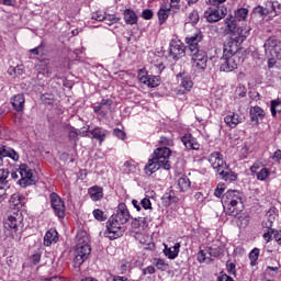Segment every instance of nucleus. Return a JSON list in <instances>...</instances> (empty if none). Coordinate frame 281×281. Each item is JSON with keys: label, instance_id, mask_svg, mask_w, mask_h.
<instances>
[{"label": "nucleus", "instance_id": "nucleus-17", "mask_svg": "<svg viewBox=\"0 0 281 281\" xmlns=\"http://www.w3.org/2000/svg\"><path fill=\"white\" fill-rule=\"evenodd\" d=\"M59 240L58 232L54 228H50L46 232L44 236V246L52 247V245L56 244Z\"/></svg>", "mask_w": 281, "mask_h": 281}, {"label": "nucleus", "instance_id": "nucleus-57", "mask_svg": "<svg viewBox=\"0 0 281 281\" xmlns=\"http://www.w3.org/2000/svg\"><path fill=\"white\" fill-rule=\"evenodd\" d=\"M103 21H108L109 22L108 24L111 25L112 23H117V18H115V15L105 14V18Z\"/></svg>", "mask_w": 281, "mask_h": 281}, {"label": "nucleus", "instance_id": "nucleus-28", "mask_svg": "<svg viewBox=\"0 0 281 281\" xmlns=\"http://www.w3.org/2000/svg\"><path fill=\"white\" fill-rule=\"evenodd\" d=\"M89 133L92 135L93 139H98L100 144H102V142H104V137H106V132L101 127H94Z\"/></svg>", "mask_w": 281, "mask_h": 281}, {"label": "nucleus", "instance_id": "nucleus-59", "mask_svg": "<svg viewBox=\"0 0 281 281\" xmlns=\"http://www.w3.org/2000/svg\"><path fill=\"white\" fill-rule=\"evenodd\" d=\"M271 52L277 56L279 60H281V43L278 46H276V48Z\"/></svg>", "mask_w": 281, "mask_h": 281}, {"label": "nucleus", "instance_id": "nucleus-26", "mask_svg": "<svg viewBox=\"0 0 281 281\" xmlns=\"http://www.w3.org/2000/svg\"><path fill=\"white\" fill-rule=\"evenodd\" d=\"M191 184L192 182L190 181V178H188V176H182L178 179V188L180 189V192H188Z\"/></svg>", "mask_w": 281, "mask_h": 281}, {"label": "nucleus", "instance_id": "nucleus-15", "mask_svg": "<svg viewBox=\"0 0 281 281\" xmlns=\"http://www.w3.org/2000/svg\"><path fill=\"white\" fill-rule=\"evenodd\" d=\"M111 104H113V101L103 99L98 105L93 106V111L94 113H99L101 117H106L108 113L111 111Z\"/></svg>", "mask_w": 281, "mask_h": 281}, {"label": "nucleus", "instance_id": "nucleus-18", "mask_svg": "<svg viewBox=\"0 0 281 281\" xmlns=\"http://www.w3.org/2000/svg\"><path fill=\"white\" fill-rule=\"evenodd\" d=\"M35 69L42 76L49 77L52 76V68L49 67V59L40 60L38 64L35 66Z\"/></svg>", "mask_w": 281, "mask_h": 281}, {"label": "nucleus", "instance_id": "nucleus-63", "mask_svg": "<svg viewBox=\"0 0 281 281\" xmlns=\"http://www.w3.org/2000/svg\"><path fill=\"white\" fill-rule=\"evenodd\" d=\"M271 234H272V236H273V238H274V240H276L277 243H278V238L281 239V231L278 232V231H276V229H271Z\"/></svg>", "mask_w": 281, "mask_h": 281}, {"label": "nucleus", "instance_id": "nucleus-21", "mask_svg": "<svg viewBox=\"0 0 281 281\" xmlns=\"http://www.w3.org/2000/svg\"><path fill=\"white\" fill-rule=\"evenodd\" d=\"M224 122L229 126V128H236L237 125L243 123V117L236 113H232L224 117Z\"/></svg>", "mask_w": 281, "mask_h": 281}, {"label": "nucleus", "instance_id": "nucleus-44", "mask_svg": "<svg viewBox=\"0 0 281 281\" xmlns=\"http://www.w3.org/2000/svg\"><path fill=\"white\" fill-rule=\"evenodd\" d=\"M159 77L158 76H148V80H147V87H159Z\"/></svg>", "mask_w": 281, "mask_h": 281}, {"label": "nucleus", "instance_id": "nucleus-29", "mask_svg": "<svg viewBox=\"0 0 281 281\" xmlns=\"http://www.w3.org/2000/svg\"><path fill=\"white\" fill-rule=\"evenodd\" d=\"M179 249H181V244L177 243L173 247L167 248L165 255L170 259L175 260L179 256Z\"/></svg>", "mask_w": 281, "mask_h": 281}, {"label": "nucleus", "instance_id": "nucleus-48", "mask_svg": "<svg viewBox=\"0 0 281 281\" xmlns=\"http://www.w3.org/2000/svg\"><path fill=\"white\" fill-rule=\"evenodd\" d=\"M224 192H225V184L224 183L217 184V188L215 189V192H214L215 196H217V199H221Z\"/></svg>", "mask_w": 281, "mask_h": 281}, {"label": "nucleus", "instance_id": "nucleus-35", "mask_svg": "<svg viewBox=\"0 0 281 281\" xmlns=\"http://www.w3.org/2000/svg\"><path fill=\"white\" fill-rule=\"evenodd\" d=\"M248 14H249V10L247 8H240L235 11V19L237 21H245Z\"/></svg>", "mask_w": 281, "mask_h": 281}, {"label": "nucleus", "instance_id": "nucleus-24", "mask_svg": "<svg viewBox=\"0 0 281 281\" xmlns=\"http://www.w3.org/2000/svg\"><path fill=\"white\" fill-rule=\"evenodd\" d=\"M124 21L127 25H135L137 23V14L131 9L124 11Z\"/></svg>", "mask_w": 281, "mask_h": 281}, {"label": "nucleus", "instance_id": "nucleus-56", "mask_svg": "<svg viewBox=\"0 0 281 281\" xmlns=\"http://www.w3.org/2000/svg\"><path fill=\"white\" fill-rule=\"evenodd\" d=\"M226 24H227L228 32H231V34H234L236 30V21H228L226 22Z\"/></svg>", "mask_w": 281, "mask_h": 281}, {"label": "nucleus", "instance_id": "nucleus-2", "mask_svg": "<svg viewBox=\"0 0 281 281\" xmlns=\"http://www.w3.org/2000/svg\"><path fill=\"white\" fill-rule=\"evenodd\" d=\"M202 38V36L186 37L188 49L191 53V67L199 72L207 69V53L199 48Z\"/></svg>", "mask_w": 281, "mask_h": 281}, {"label": "nucleus", "instance_id": "nucleus-10", "mask_svg": "<svg viewBox=\"0 0 281 281\" xmlns=\"http://www.w3.org/2000/svg\"><path fill=\"white\" fill-rule=\"evenodd\" d=\"M91 256V245L76 246L74 265L80 267Z\"/></svg>", "mask_w": 281, "mask_h": 281}, {"label": "nucleus", "instance_id": "nucleus-47", "mask_svg": "<svg viewBox=\"0 0 281 281\" xmlns=\"http://www.w3.org/2000/svg\"><path fill=\"white\" fill-rule=\"evenodd\" d=\"M140 205L144 210H153V203L150 202V198H144L140 201Z\"/></svg>", "mask_w": 281, "mask_h": 281}, {"label": "nucleus", "instance_id": "nucleus-37", "mask_svg": "<svg viewBox=\"0 0 281 281\" xmlns=\"http://www.w3.org/2000/svg\"><path fill=\"white\" fill-rule=\"evenodd\" d=\"M78 135H81L82 137H89V130L79 133L77 131H70L68 137L74 142H78Z\"/></svg>", "mask_w": 281, "mask_h": 281}, {"label": "nucleus", "instance_id": "nucleus-6", "mask_svg": "<svg viewBox=\"0 0 281 281\" xmlns=\"http://www.w3.org/2000/svg\"><path fill=\"white\" fill-rule=\"evenodd\" d=\"M177 78L178 82H180V86L176 89L177 95H186V93H190L194 87V82L188 76V72H180L177 75Z\"/></svg>", "mask_w": 281, "mask_h": 281}, {"label": "nucleus", "instance_id": "nucleus-55", "mask_svg": "<svg viewBox=\"0 0 281 281\" xmlns=\"http://www.w3.org/2000/svg\"><path fill=\"white\" fill-rule=\"evenodd\" d=\"M260 168H263V167H262V162L257 161V162H255V164L250 167V171H251L252 173H257V175H258V170H260Z\"/></svg>", "mask_w": 281, "mask_h": 281}, {"label": "nucleus", "instance_id": "nucleus-36", "mask_svg": "<svg viewBox=\"0 0 281 281\" xmlns=\"http://www.w3.org/2000/svg\"><path fill=\"white\" fill-rule=\"evenodd\" d=\"M168 12H170V8L168 7H162L158 11V19H159L160 25L166 23V20L168 19Z\"/></svg>", "mask_w": 281, "mask_h": 281}, {"label": "nucleus", "instance_id": "nucleus-16", "mask_svg": "<svg viewBox=\"0 0 281 281\" xmlns=\"http://www.w3.org/2000/svg\"><path fill=\"white\" fill-rule=\"evenodd\" d=\"M10 171L8 169H0V196H4L5 191L10 188Z\"/></svg>", "mask_w": 281, "mask_h": 281}, {"label": "nucleus", "instance_id": "nucleus-22", "mask_svg": "<svg viewBox=\"0 0 281 281\" xmlns=\"http://www.w3.org/2000/svg\"><path fill=\"white\" fill-rule=\"evenodd\" d=\"M13 109L18 112L23 111L25 106V97L23 94H16L11 99Z\"/></svg>", "mask_w": 281, "mask_h": 281}, {"label": "nucleus", "instance_id": "nucleus-7", "mask_svg": "<svg viewBox=\"0 0 281 281\" xmlns=\"http://www.w3.org/2000/svg\"><path fill=\"white\" fill-rule=\"evenodd\" d=\"M186 49H189L188 46L183 45V42L180 40H172L169 45V58L173 60H179L182 56L186 55Z\"/></svg>", "mask_w": 281, "mask_h": 281}, {"label": "nucleus", "instance_id": "nucleus-58", "mask_svg": "<svg viewBox=\"0 0 281 281\" xmlns=\"http://www.w3.org/2000/svg\"><path fill=\"white\" fill-rule=\"evenodd\" d=\"M153 273H155V267L153 266H148L147 268L143 269V276H153Z\"/></svg>", "mask_w": 281, "mask_h": 281}, {"label": "nucleus", "instance_id": "nucleus-51", "mask_svg": "<svg viewBox=\"0 0 281 281\" xmlns=\"http://www.w3.org/2000/svg\"><path fill=\"white\" fill-rule=\"evenodd\" d=\"M92 19L94 21H104L105 13H102V11H97V12L92 13Z\"/></svg>", "mask_w": 281, "mask_h": 281}, {"label": "nucleus", "instance_id": "nucleus-20", "mask_svg": "<svg viewBox=\"0 0 281 281\" xmlns=\"http://www.w3.org/2000/svg\"><path fill=\"white\" fill-rule=\"evenodd\" d=\"M181 142L186 146V148H188L189 150H199L200 148L199 143H196V140L194 139V137H192L191 134H186L181 138Z\"/></svg>", "mask_w": 281, "mask_h": 281}, {"label": "nucleus", "instance_id": "nucleus-13", "mask_svg": "<svg viewBox=\"0 0 281 281\" xmlns=\"http://www.w3.org/2000/svg\"><path fill=\"white\" fill-rule=\"evenodd\" d=\"M50 205L58 218H65V202H63L58 194H50Z\"/></svg>", "mask_w": 281, "mask_h": 281}, {"label": "nucleus", "instance_id": "nucleus-14", "mask_svg": "<svg viewBox=\"0 0 281 281\" xmlns=\"http://www.w3.org/2000/svg\"><path fill=\"white\" fill-rule=\"evenodd\" d=\"M21 223H23V216L20 213H13L4 222V227L5 229H12L13 232H18Z\"/></svg>", "mask_w": 281, "mask_h": 281}, {"label": "nucleus", "instance_id": "nucleus-27", "mask_svg": "<svg viewBox=\"0 0 281 281\" xmlns=\"http://www.w3.org/2000/svg\"><path fill=\"white\" fill-rule=\"evenodd\" d=\"M273 223H276V213H273V211H269L266 214V220L262 222V227H265L266 229H273L271 227H273Z\"/></svg>", "mask_w": 281, "mask_h": 281}, {"label": "nucleus", "instance_id": "nucleus-52", "mask_svg": "<svg viewBox=\"0 0 281 281\" xmlns=\"http://www.w3.org/2000/svg\"><path fill=\"white\" fill-rule=\"evenodd\" d=\"M227 0H206L207 5H213V8H221V3H225Z\"/></svg>", "mask_w": 281, "mask_h": 281}, {"label": "nucleus", "instance_id": "nucleus-54", "mask_svg": "<svg viewBox=\"0 0 281 281\" xmlns=\"http://www.w3.org/2000/svg\"><path fill=\"white\" fill-rule=\"evenodd\" d=\"M142 16L146 21H150V19H153V10H150V9L144 10L143 13H142Z\"/></svg>", "mask_w": 281, "mask_h": 281}, {"label": "nucleus", "instance_id": "nucleus-45", "mask_svg": "<svg viewBox=\"0 0 281 281\" xmlns=\"http://www.w3.org/2000/svg\"><path fill=\"white\" fill-rule=\"evenodd\" d=\"M92 214L97 221H106V215L100 209H95Z\"/></svg>", "mask_w": 281, "mask_h": 281}, {"label": "nucleus", "instance_id": "nucleus-31", "mask_svg": "<svg viewBox=\"0 0 281 281\" xmlns=\"http://www.w3.org/2000/svg\"><path fill=\"white\" fill-rule=\"evenodd\" d=\"M88 192H89L90 199H92V201H100V199H102V196H104L102 188H100V187H92L89 189Z\"/></svg>", "mask_w": 281, "mask_h": 281}, {"label": "nucleus", "instance_id": "nucleus-64", "mask_svg": "<svg viewBox=\"0 0 281 281\" xmlns=\"http://www.w3.org/2000/svg\"><path fill=\"white\" fill-rule=\"evenodd\" d=\"M273 159H277V161H280V159H281V150L280 149L274 151Z\"/></svg>", "mask_w": 281, "mask_h": 281}, {"label": "nucleus", "instance_id": "nucleus-33", "mask_svg": "<svg viewBox=\"0 0 281 281\" xmlns=\"http://www.w3.org/2000/svg\"><path fill=\"white\" fill-rule=\"evenodd\" d=\"M122 170L124 175H133L137 170V165H135L133 161H125Z\"/></svg>", "mask_w": 281, "mask_h": 281}, {"label": "nucleus", "instance_id": "nucleus-12", "mask_svg": "<svg viewBox=\"0 0 281 281\" xmlns=\"http://www.w3.org/2000/svg\"><path fill=\"white\" fill-rule=\"evenodd\" d=\"M209 162L211 164L213 170L218 172H223L225 168H227V162L223 159V154L214 151L209 156Z\"/></svg>", "mask_w": 281, "mask_h": 281}, {"label": "nucleus", "instance_id": "nucleus-42", "mask_svg": "<svg viewBox=\"0 0 281 281\" xmlns=\"http://www.w3.org/2000/svg\"><path fill=\"white\" fill-rule=\"evenodd\" d=\"M258 256H260V249L254 248V249L250 251V254H249L251 267L256 266V261L258 260Z\"/></svg>", "mask_w": 281, "mask_h": 281}, {"label": "nucleus", "instance_id": "nucleus-32", "mask_svg": "<svg viewBox=\"0 0 281 281\" xmlns=\"http://www.w3.org/2000/svg\"><path fill=\"white\" fill-rule=\"evenodd\" d=\"M177 201H179V198L175 196V193H167L162 196V205L165 207H169V205L177 203Z\"/></svg>", "mask_w": 281, "mask_h": 281}, {"label": "nucleus", "instance_id": "nucleus-25", "mask_svg": "<svg viewBox=\"0 0 281 281\" xmlns=\"http://www.w3.org/2000/svg\"><path fill=\"white\" fill-rule=\"evenodd\" d=\"M265 8L267 10L268 16H278V8H280V3L267 1Z\"/></svg>", "mask_w": 281, "mask_h": 281}, {"label": "nucleus", "instance_id": "nucleus-3", "mask_svg": "<svg viewBox=\"0 0 281 281\" xmlns=\"http://www.w3.org/2000/svg\"><path fill=\"white\" fill-rule=\"evenodd\" d=\"M172 155V150L168 147H159L155 149L151 159H149L148 164L145 166L146 175H153L157 172L159 168H164V170H170V157Z\"/></svg>", "mask_w": 281, "mask_h": 281}, {"label": "nucleus", "instance_id": "nucleus-50", "mask_svg": "<svg viewBox=\"0 0 281 281\" xmlns=\"http://www.w3.org/2000/svg\"><path fill=\"white\" fill-rule=\"evenodd\" d=\"M12 150V148L7 147V146H0V157H10V151Z\"/></svg>", "mask_w": 281, "mask_h": 281}, {"label": "nucleus", "instance_id": "nucleus-43", "mask_svg": "<svg viewBox=\"0 0 281 281\" xmlns=\"http://www.w3.org/2000/svg\"><path fill=\"white\" fill-rule=\"evenodd\" d=\"M198 260L199 262H207V263L212 262V258L207 257V252H204L203 250H200L198 252Z\"/></svg>", "mask_w": 281, "mask_h": 281}, {"label": "nucleus", "instance_id": "nucleus-60", "mask_svg": "<svg viewBox=\"0 0 281 281\" xmlns=\"http://www.w3.org/2000/svg\"><path fill=\"white\" fill-rule=\"evenodd\" d=\"M114 135L119 137V139H124L126 137V133L122 130H114Z\"/></svg>", "mask_w": 281, "mask_h": 281}, {"label": "nucleus", "instance_id": "nucleus-4", "mask_svg": "<svg viewBox=\"0 0 281 281\" xmlns=\"http://www.w3.org/2000/svg\"><path fill=\"white\" fill-rule=\"evenodd\" d=\"M222 202L228 216H238L243 209V193L238 190H228L223 196Z\"/></svg>", "mask_w": 281, "mask_h": 281}, {"label": "nucleus", "instance_id": "nucleus-49", "mask_svg": "<svg viewBox=\"0 0 281 281\" xmlns=\"http://www.w3.org/2000/svg\"><path fill=\"white\" fill-rule=\"evenodd\" d=\"M29 54L32 56H40V54H43V43H41L38 46L35 48H32L29 50Z\"/></svg>", "mask_w": 281, "mask_h": 281}, {"label": "nucleus", "instance_id": "nucleus-19", "mask_svg": "<svg viewBox=\"0 0 281 281\" xmlns=\"http://www.w3.org/2000/svg\"><path fill=\"white\" fill-rule=\"evenodd\" d=\"M265 117V110L262 108L256 105L250 108V120L254 122L256 125L260 123V120Z\"/></svg>", "mask_w": 281, "mask_h": 281}, {"label": "nucleus", "instance_id": "nucleus-46", "mask_svg": "<svg viewBox=\"0 0 281 281\" xmlns=\"http://www.w3.org/2000/svg\"><path fill=\"white\" fill-rule=\"evenodd\" d=\"M267 12L268 11H267L266 7L258 5L254 9V13L259 14V16H269V14Z\"/></svg>", "mask_w": 281, "mask_h": 281}, {"label": "nucleus", "instance_id": "nucleus-34", "mask_svg": "<svg viewBox=\"0 0 281 281\" xmlns=\"http://www.w3.org/2000/svg\"><path fill=\"white\" fill-rule=\"evenodd\" d=\"M23 196H21V194L15 193L13 195H11L9 203L13 206L16 207V210H19V207H21V203H23Z\"/></svg>", "mask_w": 281, "mask_h": 281}, {"label": "nucleus", "instance_id": "nucleus-5", "mask_svg": "<svg viewBox=\"0 0 281 281\" xmlns=\"http://www.w3.org/2000/svg\"><path fill=\"white\" fill-rule=\"evenodd\" d=\"M19 175L21 176L19 180L21 188H27V186H34L36 183V176L32 173V169L27 165H20Z\"/></svg>", "mask_w": 281, "mask_h": 281}, {"label": "nucleus", "instance_id": "nucleus-11", "mask_svg": "<svg viewBox=\"0 0 281 281\" xmlns=\"http://www.w3.org/2000/svg\"><path fill=\"white\" fill-rule=\"evenodd\" d=\"M238 69V64L236 63V57L234 55H227L223 53V57L221 58L220 71H224L225 74H229Z\"/></svg>", "mask_w": 281, "mask_h": 281}, {"label": "nucleus", "instance_id": "nucleus-61", "mask_svg": "<svg viewBox=\"0 0 281 281\" xmlns=\"http://www.w3.org/2000/svg\"><path fill=\"white\" fill-rule=\"evenodd\" d=\"M9 157L10 159H13V161H19V154L14 149H11Z\"/></svg>", "mask_w": 281, "mask_h": 281}, {"label": "nucleus", "instance_id": "nucleus-62", "mask_svg": "<svg viewBox=\"0 0 281 281\" xmlns=\"http://www.w3.org/2000/svg\"><path fill=\"white\" fill-rule=\"evenodd\" d=\"M41 281H65V279H63L58 276H54V277H50V278L42 279Z\"/></svg>", "mask_w": 281, "mask_h": 281}, {"label": "nucleus", "instance_id": "nucleus-23", "mask_svg": "<svg viewBox=\"0 0 281 281\" xmlns=\"http://www.w3.org/2000/svg\"><path fill=\"white\" fill-rule=\"evenodd\" d=\"M220 177L224 179V181H236L238 179V175L236 172L232 171L229 167L226 166L225 169H223V172H218Z\"/></svg>", "mask_w": 281, "mask_h": 281}, {"label": "nucleus", "instance_id": "nucleus-30", "mask_svg": "<svg viewBox=\"0 0 281 281\" xmlns=\"http://www.w3.org/2000/svg\"><path fill=\"white\" fill-rule=\"evenodd\" d=\"M89 243H91V239L89 238V234L86 231H80L77 234V246L89 245Z\"/></svg>", "mask_w": 281, "mask_h": 281}, {"label": "nucleus", "instance_id": "nucleus-38", "mask_svg": "<svg viewBox=\"0 0 281 281\" xmlns=\"http://www.w3.org/2000/svg\"><path fill=\"white\" fill-rule=\"evenodd\" d=\"M281 44V42H278L276 37H269L263 47H268L270 52H272L276 47H278Z\"/></svg>", "mask_w": 281, "mask_h": 281}, {"label": "nucleus", "instance_id": "nucleus-40", "mask_svg": "<svg viewBox=\"0 0 281 281\" xmlns=\"http://www.w3.org/2000/svg\"><path fill=\"white\" fill-rule=\"evenodd\" d=\"M209 256L210 258H218V256H221V254H223V249H221V247L218 246H211L209 248Z\"/></svg>", "mask_w": 281, "mask_h": 281}, {"label": "nucleus", "instance_id": "nucleus-1", "mask_svg": "<svg viewBox=\"0 0 281 281\" xmlns=\"http://www.w3.org/2000/svg\"><path fill=\"white\" fill-rule=\"evenodd\" d=\"M128 218H131V214L128 213L126 204H119L116 214L112 215L106 223V231L104 232L105 238L115 240L121 238V236H124V228H122V225H126Z\"/></svg>", "mask_w": 281, "mask_h": 281}, {"label": "nucleus", "instance_id": "nucleus-53", "mask_svg": "<svg viewBox=\"0 0 281 281\" xmlns=\"http://www.w3.org/2000/svg\"><path fill=\"white\" fill-rule=\"evenodd\" d=\"M226 269H227V271L231 276L236 274V265H234V262H227L226 263Z\"/></svg>", "mask_w": 281, "mask_h": 281}, {"label": "nucleus", "instance_id": "nucleus-41", "mask_svg": "<svg viewBox=\"0 0 281 281\" xmlns=\"http://www.w3.org/2000/svg\"><path fill=\"white\" fill-rule=\"evenodd\" d=\"M270 110H271V113H272V117H276V115L278 113H281V104H280V102L276 101V100L271 101Z\"/></svg>", "mask_w": 281, "mask_h": 281}, {"label": "nucleus", "instance_id": "nucleus-8", "mask_svg": "<svg viewBox=\"0 0 281 281\" xmlns=\"http://www.w3.org/2000/svg\"><path fill=\"white\" fill-rule=\"evenodd\" d=\"M244 41L245 37L243 36H237L234 38L229 37L228 41L224 43V54H227L228 56H236Z\"/></svg>", "mask_w": 281, "mask_h": 281}, {"label": "nucleus", "instance_id": "nucleus-9", "mask_svg": "<svg viewBox=\"0 0 281 281\" xmlns=\"http://www.w3.org/2000/svg\"><path fill=\"white\" fill-rule=\"evenodd\" d=\"M206 21L209 23H217L224 16H227V8L225 7H213L205 11Z\"/></svg>", "mask_w": 281, "mask_h": 281}, {"label": "nucleus", "instance_id": "nucleus-39", "mask_svg": "<svg viewBox=\"0 0 281 281\" xmlns=\"http://www.w3.org/2000/svg\"><path fill=\"white\" fill-rule=\"evenodd\" d=\"M269 175H271L269 168L263 167L257 172V179L258 181H267V177H269Z\"/></svg>", "mask_w": 281, "mask_h": 281}]
</instances>
